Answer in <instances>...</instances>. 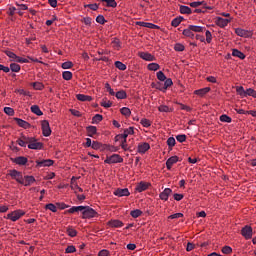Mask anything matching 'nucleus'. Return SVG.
Segmentation results:
<instances>
[{
	"mask_svg": "<svg viewBox=\"0 0 256 256\" xmlns=\"http://www.w3.org/2000/svg\"><path fill=\"white\" fill-rule=\"evenodd\" d=\"M156 77L158 78L159 81L161 82H164L168 79H166V76H165V73L159 71L157 74H156Z\"/></svg>",
	"mask_w": 256,
	"mask_h": 256,
	"instance_id": "nucleus-52",
	"label": "nucleus"
},
{
	"mask_svg": "<svg viewBox=\"0 0 256 256\" xmlns=\"http://www.w3.org/2000/svg\"><path fill=\"white\" fill-rule=\"evenodd\" d=\"M25 215V211H23L22 209H18L16 211L11 212L10 214H8V216L6 217V219H9L13 222L18 221L21 217H23Z\"/></svg>",
	"mask_w": 256,
	"mask_h": 256,
	"instance_id": "nucleus-1",
	"label": "nucleus"
},
{
	"mask_svg": "<svg viewBox=\"0 0 256 256\" xmlns=\"http://www.w3.org/2000/svg\"><path fill=\"white\" fill-rule=\"evenodd\" d=\"M180 14L190 15L192 14V9H190L188 6L180 5Z\"/></svg>",
	"mask_w": 256,
	"mask_h": 256,
	"instance_id": "nucleus-26",
	"label": "nucleus"
},
{
	"mask_svg": "<svg viewBox=\"0 0 256 256\" xmlns=\"http://www.w3.org/2000/svg\"><path fill=\"white\" fill-rule=\"evenodd\" d=\"M179 161L180 160H179L178 156H173V157L168 158V160H166V169L171 170V167L174 164H177Z\"/></svg>",
	"mask_w": 256,
	"mask_h": 256,
	"instance_id": "nucleus-12",
	"label": "nucleus"
},
{
	"mask_svg": "<svg viewBox=\"0 0 256 256\" xmlns=\"http://www.w3.org/2000/svg\"><path fill=\"white\" fill-rule=\"evenodd\" d=\"M28 149L30 150H42L43 149V143L42 142H30L28 143Z\"/></svg>",
	"mask_w": 256,
	"mask_h": 256,
	"instance_id": "nucleus-16",
	"label": "nucleus"
},
{
	"mask_svg": "<svg viewBox=\"0 0 256 256\" xmlns=\"http://www.w3.org/2000/svg\"><path fill=\"white\" fill-rule=\"evenodd\" d=\"M89 147H91V149H93V150H100L101 143L98 141H93V144H91V146H89Z\"/></svg>",
	"mask_w": 256,
	"mask_h": 256,
	"instance_id": "nucleus-57",
	"label": "nucleus"
},
{
	"mask_svg": "<svg viewBox=\"0 0 256 256\" xmlns=\"http://www.w3.org/2000/svg\"><path fill=\"white\" fill-rule=\"evenodd\" d=\"M166 144L168 145V148H170V150H171L173 147H175V145L177 144V141L175 140L174 137H170L166 141Z\"/></svg>",
	"mask_w": 256,
	"mask_h": 256,
	"instance_id": "nucleus-36",
	"label": "nucleus"
},
{
	"mask_svg": "<svg viewBox=\"0 0 256 256\" xmlns=\"http://www.w3.org/2000/svg\"><path fill=\"white\" fill-rule=\"evenodd\" d=\"M123 162L124 158H122L119 154H113L111 156H108L105 160V164H118Z\"/></svg>",
	"mask_w": 256,
	"mask_h": 256,
	"instance_id": "nucleus-2",
	"label": "nucleus"
},
{
	"mask_svg": "<svg viewBox=\"0 0 256 256\" xmlns=\"http://www.w3.org/2000/svg\"><path fill=\"white\" fill-rule=\"evenodd\" d=\"M86 131L88 132V137L93 138L96 135V127L95 126L86 127Z\"/></svg>",
	"mask_w": 256,
	"mask_h": 256,
	"instance_id": "nucleus-30",
	"label": "nucleus"
},
{
	"mask_svg": "<svg viewBox=\"0 0 256 256\" xmlns=\"http://www.w3.org/2000/svg\"><path fill=\"white\" fill-rule=\"evenodd\" d=\"M91 209L89 206H72L69 210L66 212L69 214H74L76 212H84L85 210Z\"/></svg>",
	"mask_w": 256,
	"mask_h": 256,
	"instance_id": "nucleus-8",
	"label": "nucleus"
},
{
	"mask_svg": "<svg viewBox=\"0 0 256 256\" xmlns=\"http://www.w3.org/2000/svg\"><path fill=\"white\" fill-rule=\"evenodd\" d=\"M149 149V143L144 142L139 144V146L137 147V152H139V154H145Z\"/></svg>",
	"mask_w": 256,
	"mask_h": 256,
	"instance_id": "nucleus-14",
	"label": "nucleus"
},
{
	"mask_svg": "<svg viewBox=\"0 0 256 256\" xmlns=\"http://www.w3.org/2000/svg\"><path fill=\"white\" fill-rule=\"evenodd\" d=\"M96 23L100 25H105V23H107V20H105V17L103 15H98V17H96Z\"/></svg>",
	"mask_w": 256,
	"mask_h": 256,
	"instance_id": "nucleus-49",
	"label": "nucleus"
},
{
	"mask_svg": "<svg viewBox=\"0 0 256 256\" xmlns=\"http://www.w3.org/2000/svg\"><path fill=\"white\" fill-rule=\"evenodd\" d=\"M11 162H13L16 165H26V163H28V159L26 157L20 156V157H16V158H11Z\"/></svg>",
	"mask_w": 256,
	"mask_h": 256,
	"instance_id": "nucleus-11",
	"label": "nucleus"
},
{
	"mask_svg": "<svg viewBox=\"0 0 256 256\" xmlns=\"http://www.w3.org/2000/svg\"><path fill=\"white\" fill-rule=\"evenodd\" d=\"M8 68L11 70V72H14V73H18L21 71V66L20 64H17V63L9 64Z\"/></svg>",
	"mask_w": 256,
	"mask_h": 256,
	"instance_id": "nucleus-27",
	"label": "nucleus"
},
{
	"mask_svg": "<svg viewBox=\"0 0 256 256\" xmlns=\"http://www.w3.org/2000/svg\"><path fill=\"white\" fill-rule=\"evenodd\" d=\"M113 195L117 196V197H129L130 192L129 189L127 188H118L117 190H115V192H113Z\"/></svg>",
	"mask_w": 256,
	"mask_h": 256,
	"instance_id": "nucleus-10",
	"label": "nucleus"
},
{
	"mask_svg": "<svg viewBox=\"0 0 256 256\" xmlns=\"http://www.w3.org/2000/svg\"><path fill=\"white\" fill-rule=\"evenodd\" d=\"M139 57H140V59L147 61V62H153L155 59L151 53H147V52H140Z\"/></svg>",
	"mask_w": 256,
	"mask_h": 256,
	"instance_id": "nucleus-13",
	"label": "nucleus"
},
{
	"mask_svg": "<svg viewBox=\"0 0 256 256\" xmlns=\"http://www.w3.org/2000/svg\"><path fill=\"white\" fill-rule=\"evenodd\" d=\"M186 140L187 136L185 134H180L176 136V141H178V143H184Z\"/></svg>",
	"mask_w": 256,
	"mask_h": 256,
	"instance_id": "nucleus-53",
	"label": "nucleus"
},
{
	"mask_svg": "<svg viewBox=\"0 0 256 256\" xmlns=\"http://www.w3.org/2000/svg\"><path fill=\"white\" fill-rule=\"evenodd\" d=\"M233 252V249L230 246H224L222 247V253L225 255H229Z\"/></svg>",
	"mask_w": 256,
	"mask_h": 256,
	"instance_id": "nucleus-54",
	"label": "nucleus"
},
{
	"mask_svg": "<svg viewBox=\"0 0 256 256\" xmlns=\"http://www.w3.org/2000/svg\"><path fill=\"white\" fill-rule=\"evenodd\" d=\"M236 93H238L239 96L245 95L246 90L243 88V86L236 87Z\"/></svg>",
	"mask_w": 256,
	"mask_h": 256,
	"instance_id": "nucleus-59",
	"label": "nucleus"
},
{
	"mask_svg": "<svg viewBox=\"0 0 256 256\" xmlns=\"http://www.w3.org/2000/svg\"><path fill=\"white\" fill-rule=\"evenodd\" d=\"M4 113H6L8 116H14L15 110L11 107H4Z\"/></svg>",
	"mask_w": 256,
	"mask_h": 256,
	"instance_id": "nucleus-48",
	"label": "nucleus"
},
{
	"mask_svg": "<svg viewBox=\"0 0 256 256\" xmlns=\"http://www.w3.org/2000/svg\"><path fill=\"white\" fill-rule=\"evenodd\" d=\"M52 133V130H50L49 121L43 120L42 121V134L44 137H49Z\"/></svg>",
	"mask_w": 256,
	"mask_h": 256,
	"instance_id": "nucleus-6",
	"label": "nucleus"
},
{
	"mask_svg": "<svg viewBox=\"0 0 256 256\" xmlns=\"http://www.w3.org/2000/svg\"><path fill=\"white\" fill-rule=\"evenodd\" d=\"M171 193L172 190L170 188H166L163 192L159 194V199H161L162 201H168V197H170Z\"/></svg>",
	"mask_w": 256,
	"mask_h": 256,
	"instance_id": "nucleus-17",
	"label": "nucleus"
},
{
	"mask_svg": "<svg viewBox=\"0 0 256 256\" xmlns=\"http://www.w3.org/2000/svg\"><path fill=\"white\" fill-rule=\"evenodd\" d=\"M186 31H192L195 33H202L204 32L205 28L202 26H196V25H188V27L185 29Z\"/></svg>",
	"mask_w": 256,
	"mask_h": 256,
	"instance_id": "nucleus-18",
	"label": "nucleus"
},
{
	"mask_svg": "<svg viewBox=\"0 0 256 256\" xmlns=\"http://www.w3.org/2000/svg\"><path fill=\"white\" fill-rule=\"evenodd\" d=\"M108 226H110L112 228H122V227H124V223L120 220H110L108 222Z\"/></svg>",
	"mask_w": 256,
	"mask_h": 256,
	"instance_id": "nucleus-22",
	"label": "nucleus"
},
{
	"mask_svg": "<svg viewBox=\"0 0 256 256\" xmlns=\"http://www.w3.org/2000/svg\"><path fill=\"white\" fill-rule=\"evenodd\" d=\"M152 87L156 88L157 90L161 91V92H165L168 88H165L163 83H156V84H152Z\"/></svg>",
	"mask_w": 256,
	"mask_h": 256,
	"instance_id": "nucleus-38",
	"label": "nucleus"
},
{
	"mask_svg": "<svg viewBox=\"0 0 256 256\" xmlns=\"http://www.w3.org/2000/svg\"><path fill=\"white\" fill-rule=\"evenodd\" d=\"M113 96L117 97L118 100H124L127 98V93L124 90H120L117 93L113 94Z\"/></svg>",
	"mask_w": 256,
	"mask_h": 256,
	"instance_id": "nucleus-29",
	"label": "nucleus"
},
{
	"mask_svg": "<svg viewBox=\"0 0 256 256\" xmlns=\"http://www.w3.org/2000/svg\"><path fill=\"white\" fill-rule=\"evenodd\" d=\"M120 113H122V115H124L125 117H129L130 116V109L127 108V107L121 108Z\"/></svg>",
	"mask_w": 256,
	"mask_h": 256,
	"instance_id": "nucleus-58",
	"label": "nucleus"
},
{
	"mask_svg": "<svg viewBox=\"0 0 256 256\" xmlns=\"http://www.w3.org/2000/svg\"><path fill=\"white\" fill-rule=\"evenodd\" d=\"M54 164L53 160H42V161H36V166L37 167H50Z\"/></svg>",
	"mask_w": 256,
	"mask_h": 256,
	"instance_id": "nucleus-20",
	"label": "nucleus"
},
{
	"mask_svg": "<svg viewBox=\"0 0 256 256\" xmlns=\"http://www.w3.org/2000/svg\"><path fill=\"white\" fill-rule=\"evenodd\" d=\"M247 96H252L253 98L256 99V91L254 89H252V88L246 89V93L241 95V97L244 98V97H247Z\"/></svg>",
	"mask_w": 256,
	"mask_h": 256,
	"instance_id": "nucleus-32",
	"label": "nucleus"
},
{
	"mask_svg": "<svg viewBox=\"0 0 256 256\" xmlns=\"http://www.w3.org/2000/svg\"><path fill=\"white\" fill-rule=\"evenodd\" d=\"M233 56L241 60L245 59V54L238 49H233Z\"/></svg>",
	"mask_w": 256,
	"mask_h": 256,
	"instance_id": "nucleus-33",
	"label": "nucleus"
},
{
	"mask_svg": "<svg viewBox=\"0 0 256 256\" xmlns=\"http://www.w3.org/2000/svg\"><path fill=\"white\" fill-rule=\"evenodd\" d=\"M4 54L9 57V59H17L20 58L19 56H16L14 52H11L10 50L4 51Z\"/></svg>",
	"mask_w": 256,
	"mask_h": 256,
	"instance_id": "nucleus-51",
	"label": "nucleus"
},
{
	"mask_svg": "<svg viewBox=\"0 0 256 256\" xmlns=\"http://www.w3.org/2000/svg\"><path fill=\"white\" fill-rule=\"evenodd\" d=\"M147 188H149V183L140 182V183L137 184V186L135 187V191H137L138 193H142V192H145V191L147 190Z\"/></svg>",
	"mask_w": 256,
	"mask_h": 256,
	"instance_id": "nucleus-19",
	"label": "nucleus"
},
{
	"mask_svg": "<svg viewBox=\"0 0 256 256\" xmlns=\"http://www.w3.org/2000/svg\"><path fill=\"white\" fill-rule=\"evenodd\" d=\"M241 236L246 240H250L253 236V229L249 225L244 226L241 229Z\"/></svg>",
	"mask_w": 256,
	"mask_h": 256,
	"instance_id": "nucleus-4",
	"label": "nucleus"
},
{
	"mask_svg": "<svg viewBox=\"0 0 256 256\" xmlns=\"http://www.w3.org/2000/svg\"><path fill=\"white\" fill-rule=\"evenodd\" d=\"M229 22H231V20H229V19H224V18H221V17L216 18V25L221 27V28L227 27Z\"/></svg>",
	"mask_w": 256,
	"mask_h": 256,
	"instance_id": "nucleus-15",
	"label": "nucleus"
},
{
	"mask_svg": "<svg viewBox=\"0 0 256 256\" xmlns=\"http://www.w3.org/2000/svg\"><path fill=\"white\" fill-rule=\"evenodd\" d=\"M31 87H33V89H35L36 91H42L44 86L41 82H33L31 83Z\"/></svg>",
	"mask_w": 256,
	"mask_h": 256,
	"instance_id": "nucleus-34",
	"label": "nucleus"
},
{
	"mask_svg": "<svg viewBox=\"0 0 256 256\" xmlns=\"http://www.w3.org/2000/svg\"><path fill=\"white\" fill-rule=\"evenodd\" d=\"M184 50H185V46H183L181 43H176L175 45L176 52H183Z\"/></svg>",
	"mask_w": 256,
	"mask_h": 256,
	"instance_id": "nucleus-63",
	"label": "nucleus"
},
{
	"mask_svg": "<svg viewBox=\"0 0 256 256\" xmlns=\"http://www.w3.org/2000/svg\"><path fill=\"white\" fill-rule=\"evenodd\" d=\"M8 175L16 182H21V180L25 178L23 174L17 170H9Z\"/></svg>",
	"mask_w": 256,
	"mask_h": 256,
	"instance_id": "nucleus-5",
	"label": "nucleus"
},
{
	"mask_svg": "<svg viewBox=\"0 0 256 256\" xmlns=\"http://www.w3.org/2000/svg\"><path fill=\"white\" fill-rule=\"evenodd\" d=\"M182 34H183V36H185L186 38H189V39H193L196 36L195 34H193V31L186 30V29L183 30Z\"/></svg>",
	"mask_w": 256,
	"mask_h": 256,
	"instance_id": "nucleus-39",
	"label": "nucleus"
},
{
	"mask_svg": "<svg viewBox=\"0 0 256 256\" xmlns=\"http://www.w3.org/2000/svg\"><path fill=\"white\" fill-rule=\"evenodd\" d=\"M77 234L78 232L75 229L67 228V235H69V237L74 238Z\"/></svg>",
	"mask_w": 256,
	"mask_h": 256,
	"instance_id": "nucleus-50",
	"label": "nucleus"
},
{
	"mask_svg": "<svg viewBox=\"0 0 256 256\" xmlns=\"http://www.w3.org/2000/svg\"><path fill=\"white\" fill-rule=\"evenodd\" d=\"M142 215V211L139 209H135L134 211H130V216H132V218H139Z\"/></svg>",
	"mask_w": 256,
	"mask_h": 256,
	"instance_id": "nucleus-44",
	"label": "nucleus"
},
{
	"mask_svg": "<svg viewBox=\"0 0 256 256\" xmlns=\"http://www.w3.org/2000/svg\"><path fill=\"white\" fill-rule=\"evenodd\" d=\"M234 33L236 35H238V37H241V38H250L251 37V32L250 31L245 30V29H241V28H236L234 30Z\"/></svg>",
	"mask_w": 256,
	"mask_h": 256,
	"instance_id": "nucleus-7",
	"label": "nucleus"
},
{
	"mask_svg": "<svg viewBox=\"0 0 256 256\" xmlns=\"http://www.w3.org/2000/svg\"><path fill=\"white\" fill-rule=\"evenodd\" d=\"M115 68H117L119 71H125L127 66L123 62L117 61L115 62Z\"/></svg>",
	"mask_w": 256,
	"mask_h": 256,
	"instance_id": "nucleus-37",
	"label": "nucleus"
},
{
	"mask_svg": "<svg viewBox=\"0 0 256 256\" xmlns=\"http://www.w3.org/2000/svg\"><path fill=\"white\" fill-rule=\"evenodd\" d=\"M21 185H25V187L30 186L31 184L35 183V178L33 176L26 175L25 178L21 179V181H17Z\"/></svg>",
	"mask_w": 256,
	"mask_h": 256,
	"instance_id": "nucleus-9",
	"label": "nucleus"
},
{
	"mask_svg": "<svg viewBox=\"0 0 256 256\" xmlns=\"http://www.w3.org/2000/svg\"><path fill=\"white\" fill-rule=\"evenodd\" d=\"M76 99L81 102H90L92 100L91 96H87L84 94H77Z\"/></svg>",
	"mask_w": 256,
	"mask_h": 256,
	"instance_id": "nucleus-25",
	"label": "nucleus"
},
{
	"mask_svg": "<svg viewBox=\"0 0 256 256\" xmlns=\"http://www.w3.org/2000/svg\"><path fill=\"white\" fill-rule=\"evenodd\" d=\"M103 3H106V7L109 8H116L117 7V2L115 0H100Z\"/></svg>",
	"mask_w": 256,
	"mask_h": 256,
	"instance_id": "nucleus-31",
	"label": "nucleus"
},
{
	"mask_svg": "<svg viewBox=\"0 0 256 256\" xmlns=\"http://www.w3.org/2000/svg\"><path fill=\"white\" fill-rule=\"evenodd\" d=\"M147 69L149 71H158L159 70V64H156V63L148 64Z\"/></svg>",
	"mask_w": 256,
	"mask_h": 256,
	"instance_id": "nucleus-45",
	"label": "nucleus"
},
{
	"mask_svg": "<svg viewBox=\"0 0 256 256\" xmlns=\"http://www.w3.org/2000/svg\"><path fill=\"white\" fill-rule=\"evenodd\" d=\"M140 125L147 128L151 126V122L148 119L143 118L142 120H140Z\"/></svg>",
	"mask_w": 256,
	"mask_h": 256,
	"instance_id": "nucleus-55",
	"label": "nucleus"
},
{
	"mask_svg": "<svg viewBox=\"0 0 256 256\" xmlns=\"http://www.w3.org/2000/svg\"><path fill=\"white\" fill-rule=\"evenodd\" d=\"M74 252H76V247H74L73 245L67 246V248H66V253L67 254L74 253Z\"/></svg>",
	"mask_w": 256,
	"mask_h": 256,
	"instance_id": "nucleus-64",
	"label": "nucleus"
},
{
	"mask_svg": "<svg viewBox=\"0 0 256 256\" xmlns=\"http://www.w3.org/2000/svg\"><path fill=\"white\" fill-rule=\"evenodd\" d=\"M219 120H220L222 123H231V121H232L231 117H229V116L226 115V114H222L221 117H219Z\"/></svg>",
	"mask_w": 256,
	"mask_h": 256,
	"instance_id": "nucleus-42",
	"label": "nucleus"
},
{
	"mask_svg": "<svg viewBox=\"0 0 256 256\" xmlns=\"http://www.w3.org/2000/svg\"><path fill=\"white\" fill-rule=\"evenodd\" d=\"M112 47H113V49L119 51V49H120V40L118 38H113Z\"/></svg>",
	"mask_w": 256,
	"mask_h": 256,
	"instance_id": "nucleus-40",
	"label": "nucleus"
},
{
	"mask_svg": "<svg viewBox=\"0 0 256 256\" xmlns=\"http://www.w3.org/2000/svg\"><path fill=\"white\" fill-rule=\"evenodd\" d=\"M31 113L35 114L36 116H42V110L37 105H33L30 107Z\"/></svg>",
	"mask_w": 256,
	"mask_h": 256,
	"instance_id": "nucleus-28",
	"label": "nucleus"
},
{
	"mask_svg": "<svg viewBox=\"0 0 256 256\" xmlns=\"http://www.w3.org/2000/svg\"><path fill=\"white\" fill-rule=\"evenodd\" d=\"M209 92H211V88L210 87H205L203 89L195 90V92H193V93L197 96L204 97V95H206Z\"/></svg>",
	"mask_w": 256,
	"mask_h": 256,
	"instance_id": "nucleus-23",
	"label": "nucleus"
},
{
	"mask_svg": "<svg viewBox=\"0 0 256 256\" xmlns=\"http://www.w3.org/2000/svg\"><path fill=\"white\" fill-rule=\"evenodd\" d=\"M102 120H103V116H101L100 114H96V115H94L91 123L96 125V124L100 123Z\"/></svg>",
	"mask_w": 256,
	"mask_h": 256,
	"instance_id": "nucleus-41",
	"label": "nucleus"
},
{
	"mask_svg": "<svg viewBox=\"0 0 256 256\" xmlns=\"http://www.w3.org/2000/svg\"><path fill=\"white\" fill-rule=\"evenodd\" d=\"M18 141L25 142V143H34V142H37V139H35L34 137L21 135V137L18 138Z\"/></svg>",
	"mask_w": 256,
	"mask_h": 256,
	"instance_id": "nucleus-24",
	"label": "nucleus"
},
{
	"mask_svg": "<svg viewBox=\"0 0 256 256\" xmlns=\"http://www.w3.org/2000/svg\"><path fill=\"white\" fill-rule=\"evenodd\" d=\"M45 209H48V210H50V211H52V212H57V206H55L54 204H47V205H45Z\"/></svg>",
	"mask_w": 256,
	"mask_h": 256,
	"instance_id": "nucleus-62",
	"label": "nucleus"
},
{
	"mask_svg": "<svg viewBox=\"0 0 256 256\" xmlns=\"http://www.w3.org/2000/svg\"><path fill=\"white\" fill-rule=\"evenodd\" d=\"M61 68L64 69V70L72 69L73 68V62H71V61L64 62V63H62Z\"/></svg>",
	"mask_w": 256,
	"mask_h": 256,
	"instance_id": "nucleus-46",
	"label": "nucleus"
},
{
	"mask_svg": "<svg viewBox=\"0 0 256 256\" xmlns=\"http://www.w3.org/2000/svg\"><path fill=\"white\" fill-rule=\"evenodd\" d=\"M132 134H134V127H129L125 129L124 134H121V135H123L124 137H129V135H132Z\"/></svg>",
	"mask_w": 256,
	"mask_h": 256,
	"instance_id": "nucleus-47",
	"label": "nucleus"
},
{
	"mask_svg": "<svg viewBox=\"0 0 256 256\" xmlns=\"http://www.w3.org/2000/svg\"><path fill=\"white\" fill-rule=\"evenodd\" d=\"M205 39H206L207 43H211V41H212L211 31H209V30L205 31Z\"/></svg>",
	"mask_w": 256,
	"mask_h": 256,
	"instance_id": "nucleus-61",
	"label": "nucleus"
},
{
	"mask_svg": "<svg viewBox=\"0 0 256 256\" xmlns=\"http://www.w3.org/2000/svg\"><path fill=\"white\" fill-rule=\"evenodd\" d=\"M158 111L161 113H170L171 109L167 105H161L158 107Z\"/></svg>",
	"mask_w": 256,
	"mask_h": 256,
	"instance_id": "nucleus-43",
	"label": "nucleus"
},
{
	"mask_svg": "<svg viewBox=\"0 0 256 256\" xmlns=\"http://www.w3.org/2000/svg\"><path fill=\"white\" fill-rule=\"evenodd\" d=\"M98 217V213L93 208L82 211V219H91Z\"/></svg>",
	"mask_w": 256,
	"mask_h": 256,
	"instance_id": "nucleus-3",
	"label": "nucleus"
},
{
	"mask_svg": "<svg viewBox=\"0 0 256 256\" xmlns=\"http://www.w3.org/2000/svg\"><path fill=\"white\" fill-rule=\"evenodd\" d=\"M14 121H16V124L21 128L30 129V123L26 122L25 120H22L21 118H14Z\"/></svg>",
	"mask_w": 256,
	"mask_h": 256,
	"instance_id": "nucleus-21",
	"label": "nucleus"
},
{
	"mask_svg": "<svg viewBox=\"0 0 256 256\" xmlns=\"http://www.w3.org/2000/svg\"><path fill=\"white\" fill-rule=\"evenodd\" d=\"M62 79L66 81H71V79H73V73L69 71L62 72Z\"/></svg>",
	"mask_w": 256,
	"mask_h": 256,
	"instance_id": "nucleus-35",
	"label": "nucleus"
},
{
	"mask_svg": "<svg viewBox=\"0 0 256 256\" xmlns=\"http://www.w3.org/2000/svg\"><path fill=\"white\" fill-rule=\"evenodd\" d=\"M11 61H14L16 63H29L28 59L17 57V58H12Z\"/></svg>",
	"mask_w": 256,
	"mask_h": 256,
	"instance_id": "nucleus-56",
	"label": "nucleus"
},
{
	"mask_svg": "<svg viewBox=\"0 0 256 256\" xmlns=\"http://www.w3.org/2000/svg\"><path fill=\"white\" fill-rule=\"evenodd\" d=\"M163 85H164V89H168L173 85V81L171 79H166L164 80Z\"/></svg>",
	"mask_w": 256,
	"mask_h": 256,
	"instance_id": "nucleus-60",
	"label": "nucleus"
}]
</instances>
